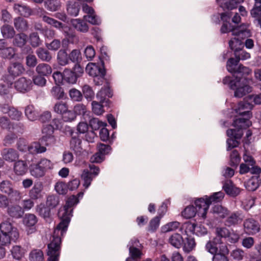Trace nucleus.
I'll use <instances>...</instances> for the list:
<instances>
[{
    "mask_svg": "<svg viewBox=\"0 0 261 261\" xmlns=\"http://www.w3.org/2000/svg\"><path fill=\"white\" fill-rule=\"evenodd\" d=\"M19 238L18 228L8 220L0 223V242L2 245H10Z\"/></svg>",
    "mask_w": 261,
    "mask_h": 261,
    "instance_id": "nucleus-1",
    "label": "nucleus"
},
{
    "mask_svg": "<svg viewBox=\"0 0 261 261\" xmlns=\"http://www.w3.org/2000/svg\"><path fill=\"white\" fill-rule=\"evenodd\" d=\"M219 239H213L205 245L206 250L213 254V261H228L229 250L225 244H219Z\"/></svg>",
    "mask_w": 261,
    "mask_h": 261,
    "instance_id": "nucleus-2",
    "label": "nucleus"
},
{
    "mask_svg": "<svg viewBox=\"0 0 261 261\" xmlns=\"http://www.w3.org/2000/svg\"><path fill=\"white\" fill-rule=\"evenodd\" d=\"M243 77L235 78L229 76H225L223 80V83L227 85L229 88L234 90V96L236 97H242L246 94L252 91V88L248 85H241Z\"/></svg>",
    "mask_w": 261,
    "mask_h": 261,
    "instance_id": "nucleus-3",
    "label": "nucleus"
},
{
    "mask_svg": "<svg viewBox=\"0 0 261 261\" xmlns=\"http://www.w3.org/2000/svg\"><path fill=\"white\" fill-rule=\"evenodd\" d=\"M60 232L55 233L54 231L53 240L47 245V255L48 256L47 261H59L61 251L62 238Z\"/></svg>",
    "mask_w": 261,
    "mask_h": 261,
    "instance_id": "nucleus-4",
    "label": "nucleus"
},
{
    "mask_svg": "<svg viewBox=\"0 0 261 261\" xmlns=\"http://www.w3.org/2000/svg\"><path fill=\"white\" fill-rule=\"evenodd\" d=\"M52 167L53 164L49 160L42 158L37 162L32 163L29 169L31 175L36 178H40L44 176L46 171Z\"/></svg>",
    "mask_w": 261,
    "mask_h": 261,
    "instance_id": "nucleus-5",
    "label": "nucleus"
},
{
    "mask_svg": "<svg viewBox=\"0 0 261 261\" xmlns=\"http://www.w3.org/2000/svg\"><path fill=\"white\" fill-rule=\"evenodd\" d=\"M63 211L61 217L60 222L57 225L55 228V233H57L60 232L61 236H64L67 230L69 223L70 222V218L72 216L73 208L69 207H66L64 205L63 207L61 208L59 211V214Z\"/></svg>",
    "mask_w": 261,
    "mask_h": 261,
    "instance_id": "nucleus-6",
    "label": "nucleus"
},
{
    "mask_svg": "<svg viewBox=\"0 0 261 261\" xmlns=\"http://www.w3.org/2000/svg\"><path fill=\"white\" fill-rule=\"evenodd\" d=\"M86 72L90 76L95 77L94 81L95 84L100 85L102 84L106 74V70L101 64V66L95 63H89L86 67Z\"/></svg>",
    "mask_w": 261,
    "mask_h": 261,
    "instance_id": "nucleus-7",
    "label": "nucleus"
},
{
    "mask_svg": "<svg viewBox=\"0 0 261 261\" xmlns=\"http://www.w3.org/2000/svg\"><path fill=\"white\" fill-rule=\"evenodd\" d=\"M243 160L244 163L240 165L239 173L241 174H245L249 172L251 174H260L261 168L255 165L256 162L252 156L244 154Z\"/></svg>",
    "mask_w": 261,
    "mask_h": 261,
    "instance_id": "nucleus-8",
    "label": "nucleus"
},
{
    "mask_svg": "<svg viewBox=\"0 0 261 261\" xmlns=\"http://www.w3.org/2000/svg\"><path fill=\"white\" fill-rule=\"evenodd\" d=\"M84 67L80 64H75L72 69H65L63 71V76L66 83L75 84L78 78L84 73Z\"/></svg>",
    "mask_w": 261,
    "mask_h": 261,
    "instance_id": "nucleus-9",
    "label": "nucleus"
},
{
    "mask_svg": "<svg viewBox=\"0 0 261 261\" xmlns=\"http://www.w3.org/2000/svg\"><path fill=\"white\" fill-rule=\"evenodd\" d=\"M66 132L71 137L69 141L70 149L73 151L76 155H80L83 152V148L82 141L79 137V134L78 133L75 132L74 130L70 127H68Z\"/></svg>",
    "mask_w": 261,
    "mask_h": 261,
    "instance_id": "nucleus-10",
    "label": "nucleus"
},
{
    "mask_svg": "<svg viewBox=\"0 0 261 261\" xmlns=\"http://www.w3.org/2000/svg\"><path fill=\"white\" fill-rule=\"evenodd\" d=\"M226 134L229 137L227 140V150H229L238 146L240 144L238 140L242 138L243 135V131L241 129H228L227 130Z\"/></svg>",
    "mask_w": 261,
    "mask_h": 261,
    "instance_id": "nucleus-11",
    "label": "nucleus"
},
{
    "mask_svg": "<svg viewBox=\"0 0 261 261\" xmlns=\"http://www.w3.org/2000/svg\"><path fill=\"white\" fill-rule=\"evenodd\" d=\"M113 91L110 88V84L107 82V85L101 88L96 94V98L102 103H105L106 107L110 108L112 106V102L109 100L110 98L113 96Z\"/></svg>",
    "mask_w": 261,
    "mask_h": 261,
    "instance_id": "nucleus-12",
    "label": "nucleus"
},
{
    "mask_svg": "<svg viewBox=\"0 0 261 261\" xmlns=\"http://www.w3.org/2000/svg\"><path fill=\"white\" fill-rule=\"evenodd\" d=\"M251 115H239V117L236 116L233 120L232 125L236 128L234 129H247L252 125L250 120Z\"/></svg>",
    "mask_w": 261,
    "mask_h": 261,
    "instance_id": "nucleus-13",
    "label": "nucleus"
},
{
    "mask_svg": "<svg viewBox=\"0 0 261 261\" xmlns=\"http://www.w3.org/2000/svg\"><path fill=\"white\" fill-rule=\"evenodd\" d=\"M194 203L198 212V216L201 217L203 219H205L210 207V204L207 202L205 196L196 198L194 201Z\"/></svg>",
    "mask_w": 261,
    "mask_h": 261,
    "instance_id": "nucleus-14",
    "label": "nucleus"
},
{
    "mask_svg": "<svg viewBox=\"0 0 261 261\" xmlns=\"http://www.w3.org/2000/svg\"><path fill=\"white\" fill-rule=\"evenodd\" d=\"M38 222L37 217L32 214H26L23 218V223L25 226L28 234H32L37 230L36 224Z\"/></svg>",
    "mask_w": 261,
    "mask_h": 261,
    "instance_id": "nucleus-15",
    "label": "nucleus"
},
{
    "mask_svg": "<svg viewBox=\"0 0 261 261\" xmlns=\"http://www.w3.org/2000/svg\"><path fill=\"white\" fill-rule=\"evenodd\" d=\"M65 38L62 41V46L67 47L69 44H74L78 42V37L74 32L67 25V29L65 28L62 31Z\"/></svg>",
    "mask_w": 261,
    "mask_h": 261,
    "instance_id": "nucleus-16",
    "label": "nucleus"
},
{
    "mask_svg": "<svg viewBox=\"0 0 261 261\" xmlns=\"http://www.w3.org/2000/svg\"><path fill=\"white\" fill-rule=\"evenodd\" d=\"M0 189L3 193H5L11 197H15V200H19L21 196L19 191L14 190L12 182L9 180H3L0 184Z\"/></svg>",
    "mask_w": 261,
    "mask_h": 261,
    "instance_id": "nucleus-17",
    "label": "nucleus"
},
{
    "mask_svg": "<svg viewBox=\"0 0 261 261\" xmlns=\"http://www.w3.org/2000/svg\"><path fill=\"white\" fill-rule=\"evenodd\" d=\"M33 86L31 80L21 77L17 80L14 83L16 90L21 93H26L30 91Z\"/></svg>",
    "mask_w": 261,
    "mask_h": 261,
    "instance_id": "nucleus-18",
    "label": "nucleus"
},
{
    "mask_svg": "<svg viewBox=\"0 0 261 261\" xmlns=\"http://www.w3.org/2000/svg\"><path fill=\"white\" fill-rule=\"evenodd\" d=\"M245 231L248 234H255L260 230L259 223L253 218H248L244 222Z\"/></svg>",
    "mask_w": 261,
    "mask_h": 261,
    "instance_id": "nucleus-19",
    "label": "nucleus"
},
{
    "mask_svg": "<svg viewBox=\"0 0 261 261\" xmlns=\"http://www.w3.org/2000/svg\"><path fill=\"white\" fill-rule=\"evenodd\" d=\"M54 127L50 124H47L43 126L42 129V133L44 134L40 139L41 142L46 145H49V141H51L54 139L53 134L54 133Z\"/></svg>",
    "mask_w": 261,
    "mask_h": 261,
    "instance_id": "nucleus-20",
    "label": "nucleus"
},
{
    "mask_svg": "<svg viewBox=\"0 0 261 261\" xmlns=\"http://www.w3.org/2000/svg\"><path fill=\"white\" fill-rule=\"evenodd\" d=\"M43 187L42 182H35L33 188L30 190L29 196L33 200H37L43 197L42 191Z\"/></svg>",
    "mask_w": 261,
    "mask_h": 261,
    "instance_id": "nucleus-21",
    "label": "nucleus"
},
{
    "mask_svg": "<svg viewBox=\"0 0 261 261\" xmlns=\"http://www.w3.org/2000/svg\"><path fill=\"white\" fill-rule=\"evenodd\" d=\"M253 107V106L251 103L244 99L238 103V107L235 109V111L239 115L252 116L251 110L252 109Z\"/></svg>",
    "mask_w": 261,
    "mask_h": 261,
    "instance_id": "nucleus-22",
    "label": "nucleus"
},
{
    "mask_svg": "<svg viewBox=\"0 0 261 261\" xmlns=\"http://www.w3.org/2000/svg\"><path fill=\"white\" fill-rule=\"evenodd\" d=\"M7 69L9 75L13 78L19 76L25 70L23 65L18 62L11 63Z\"/></svg>",
    "mask_w": 261,
    "mask_h": 261,
    "instance_id": "nucleus-23",
    "label": "nucleus"
},
{
    "mask_svg": "<svg viewBox=\"0 0 261 261\" xmlns=\"http://www.w3.org/2000/svg\"><path fill=\"white\" fill-rule=\"evenodd\" d=\"M254 175L245 184L246 189L249 191H255L261 185L260 174Z\"/></svg>",
    "mask_w": 261,
    "mask_h": 261,
    "instance_id": "nucleus-24",
    "label": "nucleus"
},
{
    "mask_svg": "<svg viewBox=\"0 0 261 261\" xmlns=\"http://www.w3.org/2000/svg\"><path fill=\"white\" fill-rule=\"evenodd\" d=\"M183 244V250L187 253L191 252L195 247L196 243L192 236L180 237Z\"/></svg>",
    "mask_w": 261,
    "mask_h": 261,
    "instance_id": "nucleus-25",
    "label": "nucleus"
},
{
    "mask_svg": "<svg viewBox=\"0 0 261 261\" xmlns=\"http://www.w3.org/2000/svg\"><path fill=\"white\" fill-rule=\"evenodd\" d=\"M222 188L227 195L232 197H236L241 192L240 188L234 187L231 180L225 181Z\"/></svg>",
    "mask_w": 261,
    "mask_h": 261,
    "instance_id": "nucleus-26",
    "label": "nucleus"
},
{
    "mask_svg": "<svg viewBox=\"0 0 261 261\" xmlns=\"http://www.w3.org/2000/svg\"><path fill=\"white\" fill-rule=\"evenodd\" d=\"M232 35L244 42L246 39L251 36V32L249 30L244 29L240 26L236 28L235 30H233Z\"/></svg>",
    "mask_w": 261,
    "mask_h": 261,
    "instance_id": "nucleus-27",
    "label": "nucleus"
},
{
    "mask_svg": "<svg viewBox=\"0 0 261 261\" xmlns=\"http://www.w3.org/2000/svg\"><path fill=\"white\" fill-rule=\"evenodd\" d=\"M2 155L5 160L10 162L15 161L19 156L17 151L13 148H5Z\"/></svg>",
    "mask_w": 261,
    "mask_h": 261,
    "instance_id": "nucleus-28",
    "label": "nucleus"
},
{
    "mask_svg": "<svg viewBox=\"0 0 261 261\" xmlns=\"http://www.w3.org/2000/svg\"><path fill=\"white\" fill-rule=\"evenodd\" d=\"M29 169L28 166L25 161L18 160L14 163V171L17 175H23Z\"/></svg>",
    "mask_w": 261,
    "mask_h": 261,
    "instance_id": "nucleus-29",
    "label": "nucleus"
},
{
    "mask_svg": "<svg viewBox=\"0 0 261 261\" xmlns=\"http://www.w3.org/2000/svg\"><path fill=\"white\" fill-rule=\"evenodd\" d=\"M7 213L10 217L18 219L22 217L24 211L21 206L14 204L8 207Z\"/></svg>",
    "mask_w": 261,
    "mask_h": 261,
    "instance_id": "nucleus-30",
    "label": "nucleus"
},
{
    "mask_svg": "<svg viewBox=\"0 0 261 261\" xmlns=\"http://www.w3.org/2000/svg\"><path fill=\"white\" fill-rule=\"evenodd\" d=\"M81 8L80 3L74 0L68 1L67 5V11L68 15L71 16H76Z\"/></svg>",
    "mask_w": 261,
    "mask_h": 261,
    "instance_id": "nucleus-31",
    "label": "nucleus"
},
{
    "mask_svg": "<svg viewBox=\"0 0 261 261\" xmlns=\"http://www.w3.org/2000/svg\"><path fill=\"white\" fill-rule=\"evenodd\" d=\"M42 20L50 25L59 29L60 31H62L64 28L67 29V25L64 24L51 17L47 16L46 15H43L42 17Z\"/></svg>",
    "mask_w": 261,
    "mask_h": 261,
    "instance_id": "nucleus-32",
    "label": "nucleus"
},
{
    "mask_svg": "<svg viewBox=\"0 0 261 261\" xmlns=\"http://www.w3.org/2000/svg\"><path fill=\"white\" fill-rule=\"evenodd\" d=\"M212 212L217 218H224L229 214V211L227 208L221 205H214L212 209Z\"/></svg>",
    "mask_w": 261,
    "mask_h": 261,
    "instance_id": "nucleus-33",
    "label": "nucleus"
},
{
    "mask_svg": "<svg viewBox=\"0 0 261 261\" xmlns=\"http://www.w3.org/2000/svg\"><path fill=\"white\" fill-rule=\"evenodd\" d=\"M41 144H43L41 142L40 140L39 142L32 143L27 147L28 151L32 154L41 153L45 152L46 150V147L42 146Z\"/></svg>",
    "mask_w": 261,
    "mask_h": 261,
    "instance_id": "nucleus-34",
    "label": "nucleus"
},
{
    "mask_svg": "<svg viewBox=\"0 0 261 261\" xmlns=\"http://www.w3.org/2000/svg\"><path fill=\"white\" fill-rule=\"evenodd\" d=\"M14 24L17 31L20 32H25L29 29L27 21L22 17L15 18L14 20Z\"/></svg>",
    "mask_w": 261,
    "mask_h": 261,
    "instance_id": "nucleus-35",
    "label": "nucleus"
},
{
    "mask_svg": "<svg viewBox=\"0 0 261 261\" xmlns=\"http://www.w3.org/2000/svg\"><path fill=\"white\" fill-rule=\"evenodd\" d=\"M38 58L42 61L49 62L52 59V56L50 51L44 48L39 47L36 51Z\"/></svg>",
    "mask_w": 261,
    "mask_h": 261,
    "instance_id": "nucleus-36",
    "label": "nucleus"
},
{
    "mask_svg": "<svg viewBox=\"0 0 261 261\" xmlns=\"http://www.w3.org/2000/svg\"><path fill=\"white\" fill-rule=\"evenodd\" d=\"M196 225L191 222H186L184 223L180 227V231L182 236L180 237H185L187 236H192L194 233Z\"/></svg>",
    "mask_w": 261,
    "mask_h": 261,
    "instance_id": "nucleus-37",
    "label": "nucleus"
},
{
    "mask_svg": "<svg viewBox=\"0 0 261 261\" xmlns=\"http://www.w3.org/2000/svg\"><path fill=\"white\" fill-rule=\"evenodd\" d=\"M25 250L19 245H15L11 249V255L13 259L20 260L24 256Z\"/></svg>",
    "mask_w": 261,
    "mask_h": 261,
    "instance_id": "nucleus-38",
    "label": "nucleus"
},
{
    "mask_svg": "<svg viewBox=\"0 0 261 261\" xmlns=\"http://www.w3.org/2000/svg\"><path fill=\"white\" fill-rule=\"evenodd\" d=\"M36 71L40 75L47 76L51 73L52 68L48 64L40 63L36 67Z\"/></svg>",
    "mask_w": 261,
    "mask_h": 261,
    "instance_id": "nucleus-39",
    "label": "nucleus"
},
{
    "mask_svg": "<svg viewBox=\"0 0 261 261\" xmlns=\"http://www.w3.org/2000/svg\"><path fill=\"white\" fill-rule=\"evenodd\" d=\"M13 38V45L15 46L21 48L27 43L28 36L23 33H21L15 35Z\"/></svg>",
    "mask_w": 261,
    "mask_h": 261,
    "instance_id": "nucleus-40",
    "label": "nucleus"
},
{
    "mask_svg": "<svg viewBox=\"0 0 261 261\" xmlns=\"http://www.w3.org/2000/svg\"><path fill=\"white\" fill-rule=\"evenodd\" d=\"M72 26L78 31L85 33L88 31V26L85 21L79 19H72L71 21Z\"/></svg>",
    "mask_w": 261,
    "mask_h": 261,
    "instance_id": "nucleus-41",
    "label": "nucleus"
},
{
    "mask_svg": "<svg viewBox=\"0 0 261 261\" xmlns=\"http://www.w3.org/2000/svg\"><path fill=\"white\" fill-rule=\"evenodd\" d=\"M196 214H198V212L196 208L193 205L186 206L181 213V216L187 219L194 217Z\"/></svg>",
    "mask_w": 261,
    "mask_h": 261,
    "instance_id": "nucleus-42",
    "label": "nucleus"
},
{
    "mask_svg": "<svg viewBox=\"0 0 261 261\" xmlns=\"http://www.w3.org/2000/svg\"><path fill=\"white\" fill-rule=\"evenodd\" d=\"M255 7L251 11V16L256 18L261 27V0H254Z\"/></svg>",
    "mask_w": 261,
    "mask_h": 261,
    "instance_id": "nucleus-43",
    "label": "nucleus"
},
{
    "mask_svg": "<svg viewBox=\"0 0 261 261\" xmlns=\"http://www.w3.org/2000/svg\"><path fill=\"white\" fill-rule=\"evenodd\" d=\"M229 165L234 168H237L241 161V156L239 152L236 150H233L229 155Z\"/></svg>",
    "mask_w": 261,
    "mask_h": 261,
    "instance_id": "nucleus-44",
    "label": "nucleus"
},
{
    "mask_svg": "<svg viewBox=\"0 0 261 261\" xmlns=\"http://www.w3.org/2000/svg\"><path fill=\"white\" fill-rule=\"evenodd\" d=\"M239 62L240 61L236 57L229 58L226 63V69L228 71L231 73L236 74Z\"/></svg>",
    "mask_w": 261,
    "mask_h": 261,
    "instance_id": "nucleus-45",
    "label": "nucleus"
},
{
    "mask_svg": "<svg viewBox=\"0 0 261 261\" xmlns=\"http://www.w3.org/2000/svg\"><path fill=\"white\" fill-rule=\"evenodd\" d=\"M205 196L207 200V202H208L210 205L212 203H217L221 201L224 198V194L223 192L219 191L213 193V194L210 196L207 195Z\"/></svg>",
    "mask_w": 261,
    "mask_h": 261,
    "instance_id": "nucleus-46",
    "label": "nucleus"
},
{
    "mask_svg": "<svg viewBox=\"0 0 261 261\" xmlns=\"http://www.w3.org/2000/svg\"><path fill=\"white\" fill-rule=\"evenodd\" d=\"M228 45L230 49L233 52L235 50H239L244 47V42L243 40H239L237 37H234L231 38L228 42Z\"/></svg>",
    "mask_w": 261,
    "mask_h": 261,
    "instance_id": "nucleus-47",
    "label": "nucleus"
},
{
    "mask_svg": "<svg viewBox=\"0 0 261 261\" xmlns=\"http://www.w3.org/2000/svg\"><path fill=\"white\" fill-rule=\"evenodd\" d=\"M242 221V219L240 217V214L238 212L231 214L227 219L226 221V225L228 226L236 225Z\"/></svg>",
    "mask_w": 261,
    "mask_h": 261,
    "instance_id": "nucleus-48",
    "label": "nucleus"
},
{
    "mask_svg": "<svg viewBox=\"0 0 261 261\" xmlns=\"http://www.w3.org/2000/svg\"><path fill=\"white\" fill-rule=\"evenodd\" d=\"M68 54L65 49H60L57 54V61L59 65L65 66L69 63Z\"/></svg>",
    "mask_w": 261,
    "mask_h": 261,
    "instance_id": "nucleus-49",
    "label": "nucleus"
},
{
    "mask_svg": "<svg viewBox=\"0 0 261 261\" xmlns=\"http://www.w3.org/2000/svg\"><path fill=\"white\" fill-rule=\"evenodd\" d=\"M14 8L17 10L20 15L24 17L30 16L32 13V9L28 6L19 4H15Z\"/></svg>",
    "mask_w": 261,
    "mask_h": 261,
    "instance_id": "nucleus-50",
    "label": "nucleus"
},
{
    "mask_svg": "<svg viewBox=\"0 0 261 261\" xmlns=\"http://www.w3.org/2000/svg\"><path fill=\"white\" fill-rule=\"evenodd\" d=\"M1 32L3 36L7 39L12 38L15 35V31L14 28L8 24L4 25L1 28Z\"/></svg>",
    "mask_w": 261,
    "mask_h": 261,
    "instance_id": "nucleus-51",
    "label": "nucleus"
},
{
    "mask_svg": "<svg viewBox=\"0 0 261 261\" xmlns=\"http://www.w3.org/2000/svg\"><path fill=\"white\" fill-rule=\"evenodd\" d=\"M230 235V232L228 229L225 227L217 228L216 229V237L214 239H219V242L220 245L225 244L222 241V238H226L229 237Z\"/></svg>",
    "mask_w": 261,
    "mask_h": 261,
    "instance_id": "nucleus-52",
    "label": "nucleus"
},
{
    "mask_svg": "<svg viewBox=\"0 0 261 261\" xmlns=\"http://www.w3.org/2000/svg\"><path fill=\"white\" fill-rule=\"evenodd\" d=\"M107 123L100 121L97 118H92L89 120V126L92 130L95 131L102 128L103 126H106Z\"/></svg>",
    "mask_w": 261,
    "mask_h": 261,
    "instance_id": "nucleus-53",
    "label": "nucleus"
},
{
    "mask_svg": "<svg viewBox=\"0 0 261 261\" xmlns=\"http://www.w3.org/2000/svg\"><path fill=\"white\" fill-rule=\"evenodd\" d=\"M30 261H43L44 254L43 251L40 249H34L29 255Z\"/></svg>",
    "mask_w": 261,
    "mask_h": 261,
    "instance_id": "nucleus-54",
    "label": "nucleus"
},
{
    "mask_svg": "<svg viewBox=\"0 0 261 261\" xmlns=\"http://www.w3.org/2000/svg\"><path fill=\"white\" fill-rule=\"evenodd\" d=\"M25 114L31 121H34L38 117V113L35 111L33 106L29 105L25 109Z\"/></svg>",
    "mask_w": 261,
    "mask_h": 261,
    "instance_id": "nucleus-55",
    "label": "nucleus"
},
{
    "mask_svg": "<svg viewBox=\"0 0 261 261\" xmlns=\"http://www.w3.org/2000/svg\"><path fill=\"white\" fill-rule=\"evenodd\" d=\"M68 55L69 61L75 64H79L82 61V54L79 49H73Z\"/></svg>",
    "mask_w": 261,
    "mask_h": 261,
    "instance_id": "nucleus-56",
    "label": "nucleus"
},
{
    "mask_svg": "<svg viewBox=\"0 0 261 261\" xmlns=\"http://www.w3.org/2000/svg\"><path fill=\"white\" fill-rule=\"evenodd\" d=\"M45 7L50 11H56L60 7V2L58 0H46L44 3Z\"/></svg>",
    "mask_w": 261,
    "mask_h": 261,
    "instance_id": "nucleus-57",
    "label": "nucleus"
},
{
    "mask_svg": "<svg viewBox=\"0 0 261 261\" xmlns=\"http://www.w3.org/2000/svg\"><path fill=\"white\" fill-rule=\"evenodd\" d=\"M51 94L56 99H60L64 98L65 93L63 89L60 85H56L52 88Z\"/></svg>",
    "mask_w": 261,
    "mask_h": 261,
    "instance_id": "nucleus-58",
    "label": "nucleus"
},
{
    "mask_svg": "<svg viewBox=\"0 0 261 261\" xmlns=\"http://www.w3.org/2000/svg\"><path fill=\"white\" fill-rule=\"evenodd\" d=\"M68 109V106L66 102L62 101L57 102L54 107L55 112L60 114L61 116Z\"/></svg>",
    "mask_w": 261,
    "mask_h": 261,
    "instance_id": "nucleus-59",
    "label": "nucleus"
},
{
    "mask_svg": "<svg viewBox=\"0 0 261 261\" xmlns=\"http://www.w3.org/2000/svg\"><path fill=\"white\" fill-rule=\"evenodd\" d=\"M104 105L105 103H102L99 101H93L92 102V112L97 115L102 114L105 112L103 108L106 107Z\"/></svg>",
    "mask_w": 261,
    "mask_h": 261,
    "instance_id": "nucleus-60",
    "label": "nucleus"
},
{
    "mask_svg": "<svg viewBox=\"0 0 261 261\" xmlns=\"http://www.w3.org/2000/svg\"><path fill=\"white\" fill-rule=\"evenodd\" d=\"M59 196L55 195H49L47 197L46 205L51 209L55 208L59 203Z\"/></svg>",
    "mask_w": 261,
    "mask_h": 261,
    "instance_id": "nucleus-61",
    "label": "nucleus"
},
{
    "mask_svg": "<svg viewBox=\"0 0 261 261\" xmlns=\"http://www.w3.org/2000/svg\"><path fill=\"white\" fill-rule=\"evenodd\" d=\"M234 57H236L239 61L245 60L250 58V53L247 52L244 49V48H242L239 50H235L233 52Z\"/></svg>",
    "mask_w": 261,
    "mask_h": 261,
    "instance_id": "nucleus-62",
    "label": "nucleus"
},
{
    "mask_svg": "<svg viewBox=\"0 0 261 261\" xmlns=\"http://www.w3.org/2000/svg\"><path fill=\"white\" fill-rule=\"evenodd\" d=\"M30 43L32 47H37L42 43V40L40 39L39 35L37 32H33L29 36Z\"/></svg>",
    "mask_w": 261,
    "mask_h": 261,
    "instance_id": "nucleus-63",
    "label": "nucleus"
},
{
    "mask_svg": "<svg viewBox=\"0 0 261 261\" xmlns=\"http://www.w3.org/2000/svg\"><path fill=\"white\" fill-rule=\"evenodd\" d=\"M83 95L88 100H92L94 97V92L92 87L88 85H85L82 87Z\"/></svg>",
    "mask_w": 261,
    "mask_h": 261,
    "instance_id": "nucleus-64",
    "label": "nucleus"
}]
</instances>
